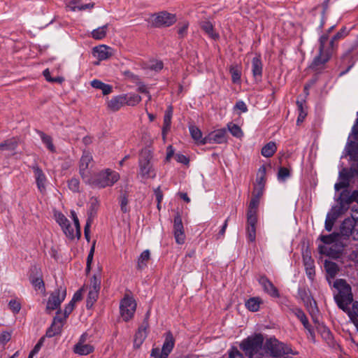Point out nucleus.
Segmentation results:
<instances>
[{
  "label": "nucleus",
  "mask_w": 358,
  "mask_h": 358,
  "mask_svg": "<svg viewBox=\"0 0 358 358\" xmlns=\"http://www.w3.org/2000/svg\"><path fill=\"white\" fill-rule=\"evenodd\" d=\"M263 336L256 334L244 339L240 348L249 358H267L268 350L263 345Z\"/></svg>",
  "instance_id": "f257e3e1"
},
{
  "label": "nucleus",
  "mask_w": 358,
  "mask_h": 358,
  "mask_svg": "<svg viewBox=\"0 0 358 358\" xmlns=\"http://www.w3.org/2000/svg\"><path fill=\"white\" fill-rule=\"evenodd\" d=\"M119 179L120 175L117 172L106 169L92 175L85 183L101 189L113 186Z\"/></svg>",
  "instance_id": "f03ea898"
},
{
  "label": "nucleus",
  "mask_w": 358,
  "mask_h": 358,
  "mask_svg": "<svg viewBox=\"0 0 358 358\" xmlns=\"http://www.w3.org/2000/svg\"><path fill=\"white\" fill-rule=\"evenodd\" d=\"M152 154L148 148L141 150L138 159V175L143 180L154 179L156 177V171L151 162Z\"/></svg>",
  "instance_id": "7ed1b4c3"
},
{
  "label": "nucleus",
  "mask_w": 358,
  "mask_h": 358,
  "mask_svg": "<svg viewBox=\"0 0 358 358\" xmlns=\"http://www.w3.org/2000/svg\"><path fill=\"white\" fill-rule=\"evenodd\" d=\"M328 38V34H323L320 38L319 55L315 57L311 64V68L315 70H318L322 68V66L329 60L331 56V47L326 48Z\"/></svg>",
  "instance_id": "20e7f679"
},
{
  "label": "nucleus",
  "mask_w": 358,
  "mask_h": 358,
  "mask_svg": "<svg viewBox=\"0 0 358 358\" xmlns=\"http://www.w3.org/2000/svg\"><path fill=\"white\" fill-rule=\"evenodd\" d=\"M264 348L268 350V357L269 356L278 357L288 354L297 355V352H293L289 346L278 341L275 338L268 339L264 345Z\"/></svg>",
  "instance_id": "39448f33"
},
{
  "label": "nucleus",
  "mask_w": 358,
  "mask_h": 358,
  "mask_svg": "<svg viewBox=\"0 0 358 358\" xmlns=\"http://www.w3.org/2000/svg\"><path fill=\"white\" fill-rule=\"evenodd\" d=\"M136 309V301L131 296L126 295L121 300L120 310L122 318L124 322H128L134 317Z\"/></svg>",
  "instance_id": "423d86ee"
},
{
  "label": "nucleus",
  "mask_w": 358,
  "mask_h": 358,
  "mask_svg": "<svg viewBox=\"0 0 358 358\" xmlns=\"http://www.w3.org/2000/svg\"><path fill=\"white\" fill-rule=\"evenodd\" d=\"M66 295L65 287H59L51 293L46 305L45 310L50 313L54 310L57 309L61 303L64 300Z\"/></svg>",
  "instance_id": "0eeeda50"
},
{
  "label": "nucleus",
  "mask_w": 358,
  "mask_h": 358,
  "mask_svg": "<svg viewBox=\"0 0 358 358\" xmlns=\"http://www.w3.org/2000/svg\"><path fill=\"white\" fill-rule=\"evenodd\" d=\"M151 21L152 24L156 27H169L176 22V17L167 12H161L152 15Z\"/></svg>",
  "instance_id": "6e6552de"
},
{
  "label": "nucleus",
  "mask_w": 358,
  "mask_h": 358,
  "mask_svg": "<svg viewBox=\"0 0 358 358\" xmlns=\"http://www.w3.org/2000/svg\"><path fill=\"white\" fill-rule=\"evenodd\" d=\"M92 156L90 152L84 151L80 161V174L85 182L92 175H90L89 168L92 162Z\"/></svg>",
  "instance_id": "1a4fd4ad"
},
{
  "label": "nucleus",
  "mask_w": 358,
  "mask_h": 358,
  "mask_svg": "<svg viewBox=\"0 0 358 358\" xmlns=\"http://www.w3.org/2000/svg\"><path fill=\"white\" fill-rule=\"evenodd\" d=\"M173 235L176 242L182 245L185 241V234L180 215L178 213L173 220Z\"/></svg>",
  "instance_id": "9d476101"
},
{
  "label": "nucleus",
  "mask_w": 358,
  "mask_h": 358,
  "mask_svg": "<svg viewBox=\"0 0 358 358\" xmlns=\"http://www.w3.org/2000/svg\"><path fill=\"white\" fill-rule=\"evenodd\" d=\"M320 252L332 258H338L342 254L343 245L341 242L335 243L331 245L319 246Z\"/></svg>",
  "instance_id": "9b49d317"
},
{
  "label": "nucleus",
  "mask_w": 358,
  "mask_h": 358,
  "mask_svg": "<svg viewBox=\"0 0 358 358\" xmlns=\"http://www.w3.org/2000/svg\"><path fill=\"white\" fill-rule=\"evenodd\" d=\"M226 141V130L220 129L213 131L203 138L201 145L207 143H222Z\"/></svg>",
  "instance_id": "f8f14e48"
},
{
  "label": "nucleus",
  "mask_w": 358,
  "mask_h": 358,
  "mask_svg": "<svg viewBox=\"0 0 358 358\" xmlns=\"http://www.w3.org/2000/svg\"><path fill=\"white\" fill-rule=\"evenodd\" d=\"M334 299L338 306L345 312L349 310V306L353 300L351 290H349V292H338L335 295Z\"/></svg>",
  "instance_id": "ddd939ff"
},
{
  "label": "nucleus",
  "mask_w": 358,
  "mask_h": 358,
  "mask_svg": "<svg viewBox=\"0 0 358 358\" xmlns=\"http://www.w3.org/2000/svg\"><path fill=\"white\" fill-rule=\"evenodd\" d=\"M149 314V312L146 313V317L145 320L143 321L141 327L138 328V330L135 335L134 345L136 348H139L147 337V330L149 327V324L148 322Z\"/></svg>",
  "instance_id": "4468645a"
},
{
  "label": "nucleus",
  "mask_w": 358,
  "mask_h": 358,
  "mask_svg": "<svg viewBox=\"0 0 358 358\" xmlns=\"http://www.w3.org/2000/svg\"><path fill=\"white\" fill-rule=\"evenodd\" d=\"M93 54L99 60H106L114 55V50L106 45H100L93 48Z\"/></svg>",
  "instance_id": "2eb2a0df"
},
{
  "label": "nucleus",
  "mask_w": 358,
  "mask_h": 358,
  "mask_svg": "<svg viewBox=\"0 0 358 358\" xmlns=\"http://www.w3.org/2000/svg\"><path fill=\"white\" fill-rule=\"evenodd\" d=\"M31 169L34 172L36 183L38 190L41 192H45L47 178L44 172L37 164L33 165Z\"/></svg>",
  "instance_id": "dca6fc26"
},
{
  "label": "nucleus",
  "mask_w": 358,
  "mask_h": 358,
  "mask_svg": "<svg viewBox=\"0 0 358 358\" xmlns=\"http://www.w3.org/2000/svg\"><path fill=\"white\" fill-rule=\"evenodd\" d=\"M295 315L297 318L301 322L304 328L306 329L308 332V338L310 339L312 341L315 342V334L313 330V328L308 322V320L306 316L303 311L301 309H296L295 310Z\"/></svg>",
  "instance_id": "f3484780"
},
{
  "label": "nucleus",
  "mask_w": 358,
  "mask_h": 358,
  "mask_svg": "<svg viewBox=\"0 0 358 358\" xmlns=\"http://www.w3.org/2000/svg\"><path fill=\"white\" fill-rule=\"evenodd\" d=\"M258 281L262 285L264 292H266L268 295L274 298H278L280 296L278 289L266 276L259 277Z\"/></svg>",
  "instance_id": "a211bd4d"
},
{
  "label": "nucleus",
  "mask_w": 358,
  "mask_h": 358,
  "mask_svg": "<svg viewBox=\"0 0 358 358\" xmlns=\"http://www.w3.org/2000/svg\"><path fill=\"white\" fill-rule=\"evenodd\" d=\"M64 319L59 317H55L51 326L46 331V336L51 338L61 333L62 327L64 326Z\"/></svg>",
  "instance_id": "6ab92c4d"
},
{
  "label": "nucleus",
  "mask_w": 358,
  "mask_h": 358,
  "mask_svg": "<svg viewBox=\"0 0 358 358\" xmlns=\"http://www.w3.org/2000/svg\"><path fill=\"white\" fill-rule=\"evenodd\" d=\"M357 219L346 218L342 222L341 226V232L343 236H352L354 233V229L356 228Z\"/></svg>",
  "instance_id": "aec40b11"
},
{
  "label": "nucleus",
  "mask_w": 358,
  "mask_h": 358,
  "mask_svg": "<svg viewBox=\"0 0 358 358\" xmlns=\"http://www.w3.org/2000/svg\"><path fill=\"white\" fill-rule=\"evenodd\" d=\"M251 70L255 80H261L263 71V65L259 57H255L252 60Z\"/></svg>",
  "instance_id": "412c9836"
},
{
  "label": "nucleus",
  "mask_w": 358,
  "mask_h": 358,
  "mask_svg": "<svg viewBox=\"0 0 358 358\" xmlns=\"http://www.w3.org/2000/svg\"><path fill=\"white\" fill-rule=\"evenodd\" d=\"M174 346V338L171 333L166 334L162 350V355L161 358H168L169 353L172 351Z\"/></svg>",
  "instance_id": "4be33fe9"
},
{
  "label": "nucleus",
  "mask_w": 358,
  "mask_h": 358,
  "mask_svg": "<svg viewBox=\"0 0 358 358\" xmlns=\"http://www.w3.org/2000/svg\"><path fill=\"white\" fill-rule=\"evenodd\" d=\"M259 196H252L247 211V218L257 219V210L259 205Z\"/></svg>",
  "instance_id": "5701e85b"
},
{
  "label": "nucleus",
  "mask_w": 358,
  "mask_h": 358,
  "mask_svg": "<svg viewBox=\"0 0 358 358\" xmlns=\"http://www.w3.org/2000/svg\"><path fill=\"white\" fill-rule=\"evenodd\" d=\"M257 219L247 218V238L249 241L253 243L256 239V225Z\"/></svg>",
  "instance_id": "b1692460"
},
{
  "label": "nucleus",
  "mask_w": 358,
  "mask_h": 358,
  "mask_svg": "<svg viewBox=\"0 0 358 358\" xmlns=\"http://www.w3.org/2000/svg\"><path fill=\"white\" fill-rule=\"evenodd\" d=\"M173 115V108L169 106L165 111L164 116V124L162 127V138L166 139V134L170 130L171 125V118Z\"/></svg>",
  "instance_id": "393cba45"
},
{
  "label": "nucleus",
  "mask_w": 358,
  "mask_h": 358,
  "mask_svg": "<svg viewBox=\"0 0 358 358\" xmlns=\"http://www.w3.org/2000/svg\"><path fill=\"white\" fill-rule=\"evenodd\" d=\"M124 101L122 95L114 96L108 101V108L113 112L117 111L124 106Z\"/></svg>",
  "instance_id": "a878e982"
},
{
  "label": "nucleus",
  "mask_w": 358,
  "mask_h": 358,
  "mask_svg": "<svg viewBox=\"0 0 358 358\" xmlns=\"http://www.w3.org/2000/svg\"><path fill=\"white\" fill-rule=\"evenodd\" d=\"M303 259L306 267V274L308 275L310 279L313 280V276L315 275V266L313 259L311 258L310 255H308V252L303 255Z\"/></svg>",
  "instance_id": "bb28decb"
},
{
  "label": "nucleus",
  "mask_w": 358,
  "mask_h": 358,
  "mask_svg": "<svg viewBox=\"0 0 358 358\" xmlns=\"http://www.w3.org/2000/svg\"><path fill=\"white\" fill-rule=\"evenodd\" d=\"M56 220L57 223L61 226L62 230L67 237H72V232L68 231V226H69V220L62 213L56 215Z\"/></svg>",
  "instance_id": "cd10ccee"
},
{
  "label": "nucleus",
  "mask_w": 358,
  "mask_h": 358,
  "mask_svg": "<svg viewBox=\"0 0 358 358\" xmlns=\"http://www.w3.org/2000/svg\"><path fill=\"white\" fill-rule=\"evenodd\" d=\"M324 266L327 273V278H334L339 270L338 265L333 262L326 260Z\"/></svg>",
  "instance_id": "c85d7f7f"
},
{
  "label": "nucleus",
  "mask_w": 358,
  "mask_h": 358,
  "mask_svg": "<svg viewBox=\"0 0 358 358\" xmlns=\"http://www.w3.org/2000/svg\"><path fill=\"white\" fill-rule=\"evenodd\" d=\"M91 85L94 88L101 90L103 95H107L111 93L112 86L106 83H103L99 80H93L91 82Z\"/></svg>",
  "instance_id": "c756f323"
},
{
  "label": "nucleus",
  "mask_w": 358,
  "mask_h": 358,
  "mask_svg": "<svg viewBox=\"0 0 358 358\" xmlns=\"http://www.w3.org/2000/svg\"><path fill=\"white\" fill-rule=\"evenodd\" d=\"M94 346L90 344L74 345L73 352L79 355H87L94 351Z\"/></svg>",
  "instance_id": "7c9ffc66"
},
{
  "label": "nucleus",
  "mask_w": 358,
  "mask_h": 358,
  "mask_svg": "<svg viewBox=\"0 0 358 358\" xmlns=\"http://www.w3.org/2000/svg\"><path fill=\"white\" fill-rule=\"evenodd\" d=\"M124 106H134L141 101V96L135 94H122Z\"/></svg>",
  "instance_id": "2f4dec72"
},
{
  "label": "nucleus",
  "mask_w": 358,
  "mask_h": 358,
  "mask_svg": "<svg viewBox=\"0 0 358 358\" xmlns=\"http://www.w3.org/2000/svg\"><path fill=\"white\" fill-rule=\"evenodd\" d=\"M277 150V146L275 142L270 141L266 144L262 149L261 153L265 157H271Z\"/></svg>",
  "instance_id": "473e14b6"
},
{
  "label": "nucleus",
  "mask_w": 358,
  "mask_h": 358,
  "mask_svg": "<svg viewBox=\"0 0 358 358\" xmlns=\"http://www.w3.org/2000/svg\"><path fill=\"white\" fill-rule=\"evenodd\" d=\"M150 257V252L149 250H144L138 259L137 268L142 270L147 266L148 262Z\"/></svg>",
  "instance_id": "72a5a7b5"
},
{
  "label": "nucleus",
  "mask_w": 358,
  "mask_h": 358,
  "mask_svg": "<svg viewBox=\"0 0 358 358\" xmlns=\"http://www.w3.org/2000/svg\"><path fill=\"white\" fill-rule=\"evenodd\" d=\"M108 25L105 24L102 27H98L97 29H94L91 32V36L93 38L96 40H101L104 38L106 36L108 31Z\"/></svg>",
  "instance_id": "f704fd0d"
},
{
  "label": "nucleus",
  "mask_w": 358,
  "mask_h": 358,
  "mask_svg": "<svg viewBox=\"0 0 358 358\" xmlns=\"http://www.w3.org/2000/svg\"><path fill=\"white\" fill-rule=\"evenodd\" d=\"M262 303V301L260 298L252 297L246 301L245 306L249 310L256 312L259 309Z\"/></svg>",
  "instance_id": "c9c22d12"
},
{
  "label": "nucleus",
  "mask_w": 358,
  "mask_h": 358,
  "mask_svg": "<svg viewBox=\"0 0 358 358\" xmlns=\"http://www.w3.org/2000/svg\"><path fill=\"white\" fill-rule=\"evenodd\" d=\"M338 213L336 211L329 213L327 215L325 220V229L327 231H330L332 229L334 222L338 218Z\"/></svg>",
  "instance_id": "e433bc0d"
},
{
  "label": "nucleus",
  "mask_w": 358,
  "mask_h": 358,
  "mask_svg": "<svg viewBox=\"0 0 358 358\" xmlns=\"http://www.w3.org/2000/svg\"><path fill=\"white\" fill-rule=\"evenodd\" d=\"M189 132L192 138L198 143L201 145L203 141L201 131L196 126L189 127Z\"/></svg>",
  "instance_id": "4c0bfd02"
},
{
  "label": "nucleus",
  "mask_w": 358,
  "mask_h": 358,
  "mask_svg": "<svg viewBox=\"0 0 358 358\" xmlns=\"http://www.w3.org/2000/svg\"><path fill=\"white\" fill-rule=\"evenodd\" d=\"M334 287L338 289V292H349L351 290L350 286L343 279H338L334 283Z\"/></svg>",
  "instance_id": "58836bf2"
},
{
  "label": "nucleus",
  "mask_w": 358,
  "mask_h": 358,
  "mask_svg": "<svg viewBox=\"0 0 358 358\" xmlns=\"http://www.w3.org/2000/svg\"><path fill=\"white\" fill-rule=\"evenodd\" d=\"M227 128L230 133L236 138H241L243 136V132L241 130V127L232 122H229L227 124Z\"/></svg>",
  "instance_id": "ea45409f"
},
{
  "label": "nucleus",
  "mask_w": 358,
  "mask_h": 358,
  "mask_svg": "<svg viewBox=\"0 0 358 358\" xmlns=\"http://www.w3.org/2000/svg\"><path fill=\"white\" fill-rule=\"evenodd\" d=\"M202 29L213 38H217L218 35L214 31L213 26L210 22H203L201 24Z\"/></svg>",
  "instance_id": "a19ab883"
},
{
  "label": "nucleus",
  "mask_w": 358,
  "mask_h": 358,
  "mask_svg": "<svg viewBox=\"0 0 358 358\" xmlns=\"http://www.w3.org/2000/svg\"><path fill=\"white\" fill-rule=\"evenodd\" d=\"M17 145L16 141L10 139L0 143V150H14Z\"/></svg>",
  "instance_id": "79ce46f5"
},
{
  "label": "nucleus",
  "mask_w": 358,
  "mask_h": 358,
  "mask_svg": "<svg viewBox=\"0 0 358 358\" xmlns=\"http://www.w3.org/2000/svg\"><path fill=\"white\" fill-rule=\"evenodd\" d=\"M340 177L342 178V180L335 184L334 188L336 191H339L340 189L345 188L349 185V180L347 175H344L343 172H341Z\"/></svg>",
  "instance_id": "37998d69"
},
{
  "label": "nucleus",
  "mask_w": 358,
  "mask_h": 358,
  "mask_svg": "<svg viewBox=\"0 0 358 358\" xmlns=\"http://www.w3.org/2000/svg\"><path fill=\"white\" fill-rule=\"evenodd\" d=\"M338 235L337 234H332L329 235L321 236V241L327 245H331L335 243H338L337 238Z\"/></svg>",
  "instance_id": "c03bdc74"
},
{
  "label": "nucleus",
  "mask_w": 358,
  "mask_h": 358,
  "mask_svg": "<svg viewBox=\"0 0 358 358\" xmlns=\"http://www.w3.org/2000/svg\"><path fill=\"white\" fill-rule=\"evenodd\" d=\"M31 283L36 290L44 292L45 290V284L42 278H35L31 279Z\"/></svg>",
  "instance_id": "a18cd8bd"
},
{
  "label": "nucleus",
  "mask_w": 358,
  "mask_h": 358,
  "mask_svg": "<svg viewBox=\"0 0 358 358\" xmlns=\"http://www.w3.org/2000/svg\"><path fill=\"white\" fill-rule=\"evenodd\" d=\"M99 290L90 289L87 300V306H92L94 303L96 301L99 296Z\"/></svg>",
  "instance_id": "49530a36"
},
{
  "label": "nucleus",
  "mask_w": 358,
  "mask_h": 358,
  "mask_svg": "<svg viewBox=\"0 0 358 358\" xmlns=\"http://www.w3.org/2000/svg\"><path fill=\"white\" fill-rule=\"evenodd\" d=\"M230 73L231 74V80L234 83H238L241 80V72L238 66H231L230 68Z\"/></svg>",
  "instance_id": "de8ad7c7"
},
{
  "label": "nucleus",
  "mask_w": 358,
  "mask_h": 358,
  "mask_svg": "<svg viewBox=\"0 0 358 358\" xmlns=\"http://www.w3.org/2000/svg\"><path fill=\"white\" fill-rule=\"evenodd\" d=\"M41 140L43 143L46 145V147L51 151L55 152V148L52 141V138L50 136L45 134L44 133H41Z\"/></svg>",
  "instance_id": "09e8293b"
},
{
  "label": "nucleus",
  "mask_w": 358,
  "mask_h": 358,
  "mask_svg": "<svg viewBox=\"0 0 358 358\" xmlns=\"http://www.w3.org/2000/svg\"><path fill=\"white\" fill-rule=\"evenodd\" d=\"M348 153L352 157L358 155V144L353 141L348 143Z\"/></svg>",
  "instance_id": "8fccbe9b"
},
{
  "label": "nucleus",
  "mask_w": 358,
  "mask_h": 358,
  "mask_svg": "<svg viewBox=\"0 0 358 358\" xmlns=\"http://www.w3.org/2000/svg\"><path fill=\"white\" fill-rule=\"evenodd\" d=\"M101 285V277L100 275H94L90 281V289L99 290Z\"/></svg>",
  "instance_id": "3c124183"
},
{
  "label": "nucleus",
  "mask_w": 358,
  "mask_h": 358,
  "mask_svg": "<svg viewBox=\"0 0 358 358\" xmlns=\"http://www.w3.org/2000/svg\"><path fill=\"white\" fill-rule=\"evenodd\" d=\"M69 188L73 192H79L80 182L77 178H71L68 182Z\"/></svg>",
  "instance_id": "603ef678"
},
{
  "label": "nucleus",
  "mask_w": 358,
  "mask_h": 358,
  "mask_svg": "<svg viewBox=\"0 0 358 358\" xmlns=\"http://www.w3.org/2000/svg\"><path fill=\"white\" fill-rule=\"evenodd\" d=\"M299 294L306 305L310 304V306H312L313 303L315 305V301L307 294L306 290H300Z\"/></svg>",
  "instance_id": "864d4df0"
},
{
  "label": "nucleus",
  "mask_w": 358,
  "mask_h": 358,
  "mask_svg": "<svg viewBox=\"0 0 358 358\" xmlns=\"http://www.w3.org/2000/svg\"><path fill=\"white\" fill-rule=\"evenodd\" d=\"M188 27H189V22L187 21H184L182 23H180L178 24V34L180 35L181 36H184L187 33Z\"/></svg>",
  "instance_id": "5fc2aeb1"
},
{
  "label": "nucleus",
  "mask_w": 358,
  "mask_h": 358,
  "mask_svg": "<svg viewBox=\"0 0 358 358\" xmlns=\"http://www.w3.org/2000/svg\"><path fill=\"white\" fill-rule=\"evenodd\" d=\"M345 33V29H342L340 31H338L336 34H335L333 38L331 39L330 42H329V45L331 47V49H333L334 48V42L341 38L343 37L344 34Z\"/></svg>",
  "instance_id": "6e6d98bb"
},
{
  "label": "nucleus",
  "mask_w": 358,
  "mask_h": 358,
  "mask_svg": "<svg viewBox=\"0 0 358 358\" xmlns=\"http://www.w3.org/2000/svg\"><path fill=\"white\" fill-rule=\"evenodd\" d=\"M357 209L356 208H353V215L352 217L357 219L356 221V229H354V233L352 237L355 240H358V215H357Z\"/></svg>",
  "instance_id": "4d7b16f0"
},
{
  "label": "nucleus",
  "mask_w": 358,
  "mask_h": 358,
  "mask_svg": "<svg viewBox=\"0 0 358 358\" xmlns=\"http://www.w3.org/2000/svg\"><path fill=\"white\" fill-rule=\"evenodd\" d=\"M128 200L125 195L121 196L120 197V208L121 210L123 213H127L129 211V208L127 206Z\"/></svg>",
  "instance_id": "13d9d810"
},
{
  "label": "nucleus",
  "mask_w": 358,
  "mask_h": 358,
  "mask_svg": "<svg viewBox=\"0 0 358 358\" xmlns=\"http://www.w3.org/2000/svg\"><path fill=\"white\" fill-rule=\"evenodd\" d=\"M8 306H9V308H10V310H12L13 312L15 313H18L21 308L20 303L15 300H11L9 302Z\"/></svg>",
  "instance_id": "bf43d9fd"
},
{
  "label": "nucleus",
  "mask_w": 358,
  "mask_h": 358,
  "mask_svg": "<svg viewBox=\"0 0 358 358\" xmlns=\"http://www.w3.org/2000/svg\"><path fill=\"white\" fill-rule=\"evenodd\" d=\"M278 176L280 179L285 180L289 176V171L285 167H281L278 171Z\"/></svg>",
  "instance_id": "052dcab7"
},
{
  "label": "nucleus",
  "mask_w": 358,
  "mask_h": 358,
  "mask_svg": "<svg viewBox=\"0 0 358 358\" xmlns=\"http://www.w3.org/2000/svg\"><path fill=\"white\" fill-rule=\"evenodd\" d=\"M11 338V334L8 331H3L0 334V343L6 344Z\"/></svg>",
  "instance_id": "680f3d73"
},
{
  "label": "nucleus",
  "mask_w": 358,
  "mask_h": 358,
  "mask_svg": "<svg viewBox=\"0 0 358 358\" xmlns=\"http://www.w3.org/2000/svg\"><path fill=\"white\" fill-rule=\"evenodd\" d=\"M74 305H75V303H73V301H70L66 306V307L64 308V317L63 319L65 320L69 315V314L72 312V310L74 308Z\"/></svg>",
  "instance_id": "e2e57ef3"
},
{
  "label": "nucleus",
  "mask_w": 358,
  "mask_h": 358,
  "mask_svg": "<svg viewBox=\"0 0 358 358\" xmlns=\"http://www.w3.org/2000/svg\"><path fill=\"white\" fill-rule=\"evenodd\" d=\"M298 108L300 110L297 122H302L306 116V113L303 111V105L301 103L297 101Z\"/></svg>",
  "instance_id": "0e129e2a"
},
{
  "label": "nucleus",
  "mask_w": 358,
  "mask_h": 358,
  "mask_svg": "<svg viewBox=\"0 0 358 358\" xmlns=\"http://www.w3.org/2000/svg\"><path fill=\"white\" fill-rule=\"evenodd\" d=\"M229 358H243V355L235 348L229 352Z\"/></svg>",
  "instance_id": "69168bd1"
},
{
  "label": "nucleus",
  "mask_w": 358,
  "mask_h": 358,
  "mask_svg": "<svg viewBox=\"0 0 358 358\" xmlns=\"http://www.w3.org/2000/svg\"><path fill=\"white\" fill-rule=\"evenodd\" d=\"M235 108L240 110L243 113H245L248 111V107L243 101H237L235 105Z\"/></svg>",
  "instance_id": "338daca9"
},
{
  "label": "nucleus",
  "mask_w": 358,
  "mask_h": 358,
  "mask_svg": "<svg viewBox=\"0 0 358 358\" xmlns=\"http://www.w3.org/2000/svg\"><path fill=\"white\" fill-rule=\"evenodd\" d=\"M352 201H356L358 203V190L353 191L351 195L346 200L348 203H350Z\"/></svg>",
  "instance_id": "774afa93"
}]
</instances>
